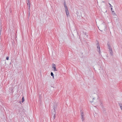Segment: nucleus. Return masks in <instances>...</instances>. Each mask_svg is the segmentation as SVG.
Here are the masks:
<instances>
[{
	"label": "nucleus",
	"mask_w": 122,
	"mask_h": 122,
	"mask_svg": "<svg viewBox=\"0 0 122 122\" xmlns=\"http://www.w3.org/2000/svg\"><path fill=\"white\" fill-rule=\"evenodd\" d=\"M6 60H8L9 59V57L8 56L6 57Z\"/></svg>",
	"instance_id": "14"
},
{
	"label": "nucleus",
	"mask_w": 122,
	"mask_h": 122,
	"mask_svg": "<svg viewBox=\"0 0 122 122\" xmlns=\"http://www.w3.org/2000/svg\"><path fill=\"white\" fill-rule=\"evenodd\" d=\"M66 11V15L68 17L69 16V11L68 10V9H66V10H65Z\"/></svg>",
	"instance_id": "2"
},
{
	"label": "nucleus",
	"mask_w": 122,
	"mask_h": 122,
	"mask_svg": "<svg viewBox=\"0 0 122 122\" xmlns=\"http://www.w3.org/2000/svg\"><path fill=\"white\" fill-rule=\"evenodd\" d=\"M51 76H53V78H54V74L52 72H51Z\"/></svg>",
	"instance_id": "8"
},
{
	"label": "nucleus",
	"mask_w": 122,
	"mask_h": 122,
	"mask_svg": "<svg viewBox=\"0 0 122 122\" xmlns=\"http://www.w3.org/2000/svg\"><path fill=\"white\" fill-rule=\"evenodd\" d=\"M97 48L99 49V52H100V46H99V44L98 43L97 44Z\"/></svg>",
	"instance_id": "7"
},
{
	"label": "nucleus",
	"mask_w": 122,
	"mask_h": 122,
	"mask_svg": "<svg viewBox=\"0 0 122 122\" xmlns=\"http://www.w3.org/2000/svg\"><path fill=\"white\" fill-rule=\"evenodd\" d=\"M81 119H82V121H83L84 120V117H81Z\"/></svg>",
	"instance_id": "11"
},
{
	"label": "nucleus",
	"mask_w": 122,
	"mask_h": 122,
	"mask_svg": "<svg viewBox=\"0 0 122 122\" xmlns=\"http://www.w3.org/2000/svg\"><path fill=\"white\" fill-rule=\"evenodd\" d=\"M24 101V97H23L22 98V101H21L22 102H23Z\"/></svg>",
	"instance_id": "9"
},
{
	"label": "nucleus",
	"mask_w": 122,
	"mask_h": 122,
	"mask_svg": "<svg viewBox=\"0 0 122 122\" xmlns=\"http://www.w3.org/2000/svg\"><path fill=\"white\" fill-rule=\"evenodd\" d=\"M81 117H84V115H81Z\"/></svg>",
	"instance_id": "17"
},
{
	"label": "nucleus",
	"mask_w": 122,
	"mask_h": 122,
	"mask_svg": "<svg viewBox=\"0 0 122 122\" xmlns=\"http://www.w3.org/2000/svg\"><path fill=\"white\" fill-rule=\"evenodd\" d=\"M27 5L29 6V7L30 6V2L29 0H27Z\"/></svg>",
	"instance_id": "4"
},
{
	"label": "nucleus",
	"mask_w": 122,
	"mask_h": 122,
	"mask_svg": "<svg viewBox=\"0 0 122 122\" xmlns=\"http://www.w3.org/2000/svg\"><path fill=\"white\" fill-rule=\"evenodd\" d=\"M29 11H30V6L29 7Z\"/></svg>",
	"instance_id": "20"
},
{
	"label": "nucleus",
	"mask_w": 122,
	"mask_h": 122,
	"mask_svg": "<svg viewBox=\"0 0 122 122\" xmlns=\"http://www.w3.org/2000/svg\"><path fill=\"white\" fill-rule=\"evenodd\" d=\"M118 104L119 106H120L121 109L122 110V104L119 103Z\"/></svg>",
	"instance_id": "6"
},
{
	"label": "nucleus",
	"mask_w": 122,
	"mask_h": 122,
	"mask_svg": "<svg viewBox=\"0 0 122 122\" xmlns=\"http://www.w3.org/2000/svg\"><path fill=\"white\" fill-rule=\"evenodd\" d=\"M55 65L54 64H52V68H53L54 70V71H57V70L56 69V67H55Z\"/></svg>",
	"instance_id": "1"
},
{
	"label": "nucleus",
	"mask_w": 122,
	"mask_h": 122,
	"mask_svg": "<svg viewBox=\"0 0 122 122\" xmlns=\"http://www.w3.org/2000/svg\"><path fill=\"white\" fill-rule=\"evenodd\" d=\"M64 6L65 8V10H66V9H68V8L67 7V6L66 5V2L65 1H64Z\"/></svg>",
	"instance_id": "3"
},
{
	"label": "nucleus",
	"mask_w": 122,
	"mask_h": 122,
	"mask_svg": "<svg viewBox=\"0 0 122 122\" xmlns=\"http://www.w3.org/2000/svg\"><path fill=\"white\" fill-rule=\"evenodd\" d=\"M108 45V48L109 49V51H112V49L111 48L110 46L109 45Z\"/></svg>",
	"instance_id": "5"
},
{
	"label": "nucleus",
	"mask_w": 122,
	"mask_h": 122,
	"mask_svg": "<svg viewBox=\"0 0 122 122\" xmlns=\"http://www.w3.org/2000/svg\"><path fill=\"white\" fill-rule=\"evenodd\" d=\"M54 115L53 116V117L54 118V119H55V117H56V116L55 115V114H54Z\"/></svg>",
	"instance_id": "13"
},
{
	"label": "nucleus",
	"mask_w": 122,
	"mask_h": 122,
	"mask_svg": "<svg viewBox=\"0 0 122 122\" xmlns=\"http://www.w3.org/2000/svg\"><path fill=\"white\" fill-rule=\"evenodd\" d=\"M30 12L29 11V14H28V16H29V17L30 16Z\"/></svg>",
	"instance_id": "16"
},
{
	"label": "nucleus",
	"mask_w": 122,
	"mask_h": 122,
	"mask_svg": "<svg viewBox=\"0 0 122 122\" xmlns=\"http://www.w3.org/2000/svg\"><path fill=\"white\" fill-rule=\"evenodd\" d=\"M110 54H111V55H113L112 51H110Z\"/></svg>",
	"instance_id": "12"
},
{
	"label": "nucleus",
	"mask_w": 122,
	"mask_h": 122,
	"mask_svg": "<svg viewBox=\"0 0 122 122\" xmlns=\"http://www.w3.org/2000/svg\"><path fill=\"white\" fill-rule=\"evenodd\" d=\"M109 5H110V7H111V8H112V6L111 5V4L110 3H109Z\"/></svg>",
	"instance_id": "15"
},
{
	"label": "nucleus",
	"mask_w": 122,
	"mask_h": 122,
	"mask_svg": "<svg viewBox=\"0 0 122 122\" xmlns=\"http://www.w3.org/2000/svg\"><path fill=\"white\" fill-rule=\"evenodd\" d=\"M81 115H84V112H83L82 111H81Z\"/></svg>",
	"instance_id": "10"
},
{
	"label": "nucleus",
	"mask_w": 122,
	"mask_h": 122,
	"mask_svg": "<svg viewBox=\"0 0 122 122\" xmlns=\"http://www.w3.org/2000/svg\"><path fill=\"white\" fill-rule=\"evenodd\" d=\"M81 117H84V115H81Z\"/></svg>",
	"instance_id": "18"
},
{
	"label": "nucleus",
	"mask_w": 122,
	"mask_h": 122,
	"mask_svg": "<svg viewBox=\"0 0 122 122\" xmlns=\"http://www.w3.org/2000/svg\"><path fill=\"white\" fill-rule=\"evenodd\" d=\"M111 11H112V12H114V11H112V8H111Z\"/></svg>",
	"instance_id": "19"
}]
</instances>
